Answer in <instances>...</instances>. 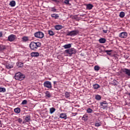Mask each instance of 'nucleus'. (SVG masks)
I'll use <instances>...</instances> for the list:
<instances>
[{"label": "nucleus", "mask_w": 130, "mask_h": 130, "mask_svg": "<svg viewBox=\"0 0 130 130\" xmlns=\"http://www.w3.org/2000/svg\"><path fill=\"white\" fill-rule=\"evenodd\" d=\"M41 46V43L38 42H31L29 44V47L31 50H36L38 48V47H40Z\"/></svg>", "instance_id": "1"}, {"label": "nucleus", "mask_w": 130, "mask_h": 130, "mask_svg": "<svg viewBox=\"0 0 130 130\" xmlns=\"http://www.w3.org/2000/svg\"><path fill=\"white\" fill-rule=\"evenodd\" d=\"M54 28L55 30H60L61 29H62L63 27H62V25L58 24V25H56L54 26Z\"/></svg>", "instance_id": "16"}, {"label": "nucleus", "mask_w": 130, "mask_h": 130, "mask_svg": "<svg viewBox=\"0 0 130 130\" xmlns=\"http://www.w3.org/2000/svg\"><path fill=\"white\" fill-rule=\"evenodd\" d=\"M24 121H23L22 123H26V122H30L31 120V115H26V116H23Z\"/></svg>", "instance_id": "8"}, {"label": "nucleus", "mask_w": 130, "mask_h": 130, "mask_svg": "<svg viewBox=\"0 0 130 130\" xmlns=\"http://www.w3.org/2000/svg\"><path fill=\"white\" fill-rule=\"evenodd\" d=\"M86 112L87 113H92V112H93V110L89 108L86 110Z\"/></svg>", "instance_id": "31"}, {"label": "nucleus", "mask_w": 130, "mask_h": 130, "mask_svg": "<svg viewBox=\"0 0 130 130\" xmlns=\"http://www.w3.org/2000/svg\"><path fill=\"white\" fill-rule=\"evenodd\" d=\"M108 31V29H103V33H105V34H107Z\"/></svg>", "instance_id": "41"}, {"label": "nucleus", "mask_w": 130, "mask_h": 130, "mask_svg": "<svg viewBox=\"0 0 130 130\" xmlns=\"http://www.w3.org/2000/svg\"><path fill=\"white\" fill-rule=\"evenodd\" d=\"M14 112L17 114L20 113V112H21V109L20 108H16L14 109Z\"/></svg>", "instance_id": "20"}, {"label": "nucleus", "mask_w": 130, "mask_h": 130, "mask_svg": "<svg viewBox=\"0 0 130 130\" xmlns=\"http://www.w3.org/2000/svg\"><path fill=\"white\" fill-rule=\"evenodd\" d=\"M60 118H63V119H67L68 117L67 116V114L66 113H61L60 114Z\"/></svg>", "instance_id": "13"}, {"label": "nucleus", "mask_w": 130, "mask_h": 130, "mask_svg": "<svg viewBox=\"0 0 130 130\" xmlns=\"http://www.w3.org/2000/svg\"><path fill=\"white\" fill-rule=\"evenodd\" d=\"M95 126H101V123L99 122H96L95 123Z\"/></svg>", "instance_id": "40"}, {"label": "nucleus", "mask_w": 130, "mask_h": 130, "mask_svg": "<svg viewBox=\"0 0 130 130\" xmlns=\"http://www.w3.org/2000/svg\"><path fill=\"white\" fill-rule=\"evenodd\" d=\"M104 52H106L107 54H108V55H110V54H111V53H110V52H112V50H105Z\"/></svg>", "instance_id": "30"}, {"label": "nucleus", "mask_w": 130, "mask_h": 130, "mask_svg": "<svg viewBox=\"0 0 130 130\" xmlns=\"http://www.w3.org/2000/svg\"><path fill=\"white\" fill-rule=\"evenodd\" d=\"M48 33L49 34V35H50V36H53V35H54V32H53V31L51 30H48Z\"/></svg>", "instance_id": "24"}, {"label": "nucleus", "mask_w": 130, "mask_h": 130, "mask_svg": "<svg viewBox=\"0 0 130 130\" xmlns=\"http://www.w3.org/2000/svg\"><path fill=\"white\" fill-rule=\"evenodd\" d=\"M94 71H99V70H100V67H99V66H94Z\"/></svg>", "instance_id": "38"}, {"label": "nucleus", "mask_w": 130, "mask_h": 130, "mask_svg": "<svg viewBox=\"0 0 130 130\" xmlns=\"http://www.w3.org/2000/svg\"><path fill=\"white\" fill-rule=\"evenodd\" d=\"M45 95V96L47 97V99H48V98H50V97H51V93H50V92L49 91H46Z\"/></svg>", "instance_id": "15"}, {"label": "nucleus", "mask_w": 130, "mask_h": 130, "mask_svg": "<svg viewBox=\"0 0 130 130\" xmlns=\"http://www.w3.org/2000/svg\"><path fill=\"white\" fill-rule=\"evenodd\" d=\"M52 18H54L55 19H58L59 17V16H58V14H51Z\"/></svg>", "instance_id": "23"}, {"label": "nucleus", "mask_w": 130, "mask_h": 130, "mask_svg": "<svg viewBox=\"0 0 130 130\" xmlns=\"http://www.w3.org/2000/svg\"><path fill=\"white\" fill-rule=\"evenodd\" d=\"M72 114H73L74 116H75V115H77L78 114L77 113H73Z\"/></svg>", "instance_id": "44"}, {"label": "nucleus", "mask_w": 130, "mask_h": 130, "mask_svg": "<svg viewBox=\"0 0 130 130\" xmlns=\"http://www.w3.org/2000/svg\"><path fill=\"white\" fill-rule=\"evenodd\" d=\"M35 37L39 38V39H42L44 37V33L41 31H37L34 34Z\"/></svg>", "instance_id": "4"}, {"label": "nucleus", "mask_w": 130, "mask_h": 130, "mask_svg": "<svg viewBox=\"0 0 130 130\" xmlns=\"http://www.w3.org/2000/svg\"><path fill=\"white\" fill-rule=\"evenodd\" d=\"M6 92V88L5 87H0V92Z\"/></svg>", "instance_id": "34"}, {"label": "nucleus", "mask_w": 130, "mask_h": 130, "mask_svg": "<svg viewBox=\"0 0 130 130\" xmlns=\"http://www.w3.org/2000/svg\"><path fill=\"white\" fill-rule=\"evenodd\" d=\"M96 100H101V96L99 94L95 95Z\"/></svg>", "instance_id": "33"}, {"label": "nucleus", "mask_w": 130, "mask_h": 130, "mask_svg": "<svg viewBox=\"0 0 130 130\" xmlns=\"http://www.w3.org/2000/svg\"><path fill=\"white\" fill-rule=\"evenodd\" d=\"M21 39L22 42H27V41H29V37L23 36Z\"/></svg>", "instance_id": "12"}, {"label": "nucleus", "mask_w": 130, "mask_h": 130, "mask_svg": "<svg viewBox=\"0 0 130 130\" xmlns=\"http://www.w3.org/2000/svg\"><path fill=\"white\" fill-rule=\"evenodd\" d=\"M56 83H57V81H53L54 85H56Z\"/></svg>", "instance_id": "45"}, {"label": "nucleus", "mask_w": 130, "mask_h": 130, "mask_svg": "<svg viewBox=\"0 0 130 130\" xmlns=\"http://www.w3.org/2000/svg\"><path fill=\"white\" fill-rule=\"evenodd\" d=\"M128 95H129V96H130V93H128Z\"/></svg>", "instance_id": "47"}, {"label": "nucleus", "mask_w": 130, "mask_h": 130, "mask_svg": "<svg viewBox=\"0 0 130 130\" xmlns=\"http://www.w3.org/2000/svg\"><path fill=\"white\" fill-rule=\"evenodd\" d=\"M52 2H54V3H56V4H58V3H59V1H57V0H52Z\"/></svg>", "instance_id": "42"}, {"label": "nucleus", "mask_w": 130, "mask_h": 130, "mask_svg": "<svg viewBox=\"0 0 130 130\" xmlns=\"http://www.w3.org/2000/svg\"><path fill=\"white\" fill-rule=\"evenodd\" d=\"M17 39V36L15 35H10L8 37L7 41H10V42H13V41H15Z\"/></svg>", "instance_id": "7"}, {"label": "nucleus", "mask_w": 130, "mask_h": 130, "mask_svg": "<svg viewBox=\"0 0 130 130\" xmlns=\"http://www.w3.org/2000/svg\"><path fill=\"white\" fill-rule=\"evenodd\" d=\"M80 33L79 30H74L71 31H68L67 32V36H71L72 37H74V36H77Z\"/></svg>", "instance_id": "3"}, {"label": "nucleus", "mask_w": 130, "mask_h": 130, "mask_svg": "<svg viewBox=\"0 0 130 130\" xmlns=\"http://www.w3.org/2000/svg\"><path fill=\"white\" fill-rule=\"evenodd\" d=\"M55 110H56V109H55V108L52 107L50 108V114H52V113H53Z\"/></svg>", "instance_id": "26"}, {"label": "nucleus", "mask_w": 130, "mask_h": 130, "mask_svg": "<svg viewBox=\"0 0 130 130\" xmlns=\"http://www.w3.org/2000/svg\"><path fill=\"white\" fill-rule=\"evenodd\" d=\"M124 16H125L124 12H121L120 13V14H119L120 18H123Z\"/></svg>", "instance_id": "29"}, {"label": "nucleus", "mask_w": 130, "mask_h": 130, "mask_svg": "<svg viewBox=\"0 0 130 130\" xmlns=\"http://www.w3.org/2000/svg\"><path fill=\"white\" fill-rule=\"evenodd\" d=\"M63 47L65 49H68V48H71L72 47V45L71 44H66L63 46Z\"/></svg>", "instance_id": "18"}, {"label": "nucleus", "mask_w": 130, "mask_h": 130, "mask_svg": "<svg viewBox=\"0 0 130 130\" xmlns=\"http://www.w3.org/2000/svg\"><path fill=\"white\" fill-rule=\"evenodd\" d=\"M51 9V12H53L54 13L57 11V9H55L54 7H52Z\"/></svg>", "instance_id": "37"}, {"label": "nucleus", "mask_w": 130, "mask_h": 130, "mask_svg": "<svg viewBox=\"0 0 130 130\" xmlns=\"http://www.w3.org/2000/svg\"><path fill=\"white\" fill-rule=\"evenodd\" d=\"M6 69H13V66L12 64H7Z\"/></svg>", "instance_id": "32"}, {"label": "nucleus", "mask_w": 130, "mask_h": 130, "mask_svg": "<svg viewBox=\"0 0 130 130\" xmlns=\"http://www.w3.org/2000/svg\"><path fill=\"white\" fill-rule=\"evenodd\" d=\"M27 103H28V102L27 101V100H24L21 103V105H26V104H27Z\"/></svg>", "instance_id": "35"}, {"label": "nucleus", "mask_w": 130, "mask_h": 130, "mask_svg": "<svg viewBox=\"0 0 130 130\" xmlns=\"http://www.w3.org/2000/svg\"><path fill=\"white\" fill-rule=\"evenodd\" d=\"M16 121H18V122H19V123H22V122H23V120L20 118H17Z\"/></svg>", "instance_id": "36"}, {"label": "nucleus", "mask_w": 130, "mask_h": 130, "mask_svg": "<svg viewBox=\"0 0 130 130\" xmlns=\"http://www.w3.org/2000/svg\"><path fill=\"white\" fill-rule=\"evenodd\" d=\"M30 55H31V56H32V57H38V56H39L40 54L37 52H33L31 53Z\"/></svg>", "instance_id": "10"}, {"label": "nucleus", "mask_w": 130, "mask_h": 130, "mask_svg": "<svg viewBox=\"0 0 130 130\" xmlns=\"http://www.w3.org/2000/svg\"><path fill=\"white\" fill-rule=\"evenodd\" d=\"M3 37V31H0V38Z\"/></svg>", "instance_id": "43"}, {"label": "nucleus", "mask_w": 130, "mask_h": 130, "mask_svg": "<svg viewBox=\"0 0 130 130\" xmlns=\"http://www.w3.org/2000/svg\"><path fill=\"white\" fill-rule=\"evenodd\" d=\"M43 85L45 88H48V89H51V88H52V84H51V82L49 81H45L44 82Z\"/></svg>", "instance_id": "6"}, {"label": "nucleus", "mask_w": 130, "mask_h": 130, "mask_svg": "<svg viewBox=\"0 0 130 130\" xmlns=\"http://www.w3.org/2000/svg\"><path fill=\"white\" fill-rule=\"evenodd\" d=\"M64 4L66 5H70V1L69 0H64Z\"/></svg>", "instance_id": "39"}, {"label": "nucleus", "mask_w": 130, "mask_h": 130, "mask_svg": "<svg viewBox=\"0 0 130 130\" xmlns=\"http://www.w3.org/2000/svg\"><path fill=\"white\" fill-rule=\"evenodd\" d=\"M119 37L120 38H126L127 37V32H122L119 34Z\"/></svg>", "instance_id": "9"}, {"label": "nucleus", "mask_w": 130, "mask_h": 130, "mask_svg": "<svg viewBox=\"0 0 130 130\" xmlns=\"http://www.w3.org/2000/svg\"><path fill=\"white\" fill-rule=\"evenodd\" d=\"M93 88L95 90H97V89H99L100 88V85H99L98 84H94L93 85Z\"/></svg>", "instance_id": "22"}, {"label": "nucleus", "mask_w": 130, "mask_h": 130, "mask_svg": "<svg viewBox=\"0 0 130 130\" xmlns=\"http://www.w3.org/2000/svg\"><path fill=\"white\" fill-rule=\"evenodd\" d=\"M14 78L17 81H23L25 79V75L21 73V72H18L15 74Z\"/></svg>", "instance_id": "2"}, {"label": "nucleus", "mask_w": 130, "mask_h": 130, "mask_svg": "<svg viewBox=\"0 0 130 130\" xmlns=\"http://www.w3.org/2000/svg\"><path fill=\"white\" fill-rule=\"evenodd\" d=\"M88 115H83V116L82 117V119H83V120L86 121V120H88Z\"/></svg>", "instance_id": "28"}, {"label": "nucleus", "mask_w": 130, "mask_h": 130, "mask_svg": "<svg viewBox=\"0 0 130 130\" xmlns=\"http://www.w3.org/2000/svg\"><path fill=\"white\" fill-rule=\"evenodd\" d=\"M6 49V46L4 45H0V51H3Z\"/></svg>", "instance_id": "25"}, {"label": "nucleus", "mask_w": 130, "mask_h": 130, "mask_svg": "<svg viewBox=\"0 0 130 130\" xmlns=\"http://www.w3.org/2000/svg\"><path fill=\"white\" fill-rule=\"evenodd\" d=\"M9 5H10L11 7H15L16 6V2L15 1H12L10 2Z\"/></svg>", "instance_id": "21"}, {"label": "nucleus", "mask_w": 130, "mask_h": 130, "mask_svg": "<svg viewBox=\"0 0 130 130\" xmlns=\"http://www.w3.org/2000/svg\"><path fill=\"white\" fill-rule=\"evenodd\" d=\"M23 63L21 62L18 61L17 62V67H19V68H22L23 67Z\"/></svg>", "instance_id": "27"}, {"label": "nucleus", "mask_w": 130, "mask_h": 130, "mask_svg": "<svg viewBox=\"0 0 130 130\" xmlns=\"http://www.w3.org/2000/svg\"><path fill=\"white\" fill-rule=\"evenodd\" d=\"M94 7V6L91 4H88L86 5V9L87 10H92L93 8Z\"/></svg>", "instance_id": "14"}, {"label": "nucleus", "mask_w": 130, "mask_h": 130, "mask_svg": "<svg viewBox=\"0 0 130 130\" xmlns=\"http://www.w3.org/2000/svg\"><path fill=\"white\" fill-rule=\"evenodd\" d=\"M65 52L66 53H68V54H69V56H72V54L77 53V51L75 48H71L68 50H66Z\"/></svg>", "instance_id": "5"}, {"label": "nucleus", "mask_w": 130, "mask_h": 130, "mask_svg": "<svg viewBox=\"0 0 130 130\" xmlns=\"http://www.w3.org/2000/svg\"><path fill=\"white\" fill-rule=\"evenodd\" d=\"M99 41L100 43L104 44V43H105V42H106V39H105L104 38H101L99 39Z\"/></svg>", "instance_id": "19"}, {"label": "nucleus", "mask_w": 130, "mask_h": 130, "mask_svg": "<svg viewBox=\"0 0 130 130\" xmlns=\"http://www.w3.org/2000/svg\"><path fill=\"white\" fill-rule=\"evenodd\" d=\"M100 104L101 106H103L104 108H106V107H107V103L105 101L101 102Z\"/></svg>", "instance_id": "17"}, {"label": "nucleus", "mask_w": 130, "mask_h": 130, "mask_svg": "<svg viewBox=\"0 0 130 130\" xmlns=\"http://www.w3.org/2000/svg\"><path fill=\"white\" fill-rule=\"evenodd\" d=\"M71 92L65 91L64 92V96L65 98H67V99H69L70 97H71Z\"/></svg>", "instance_id": "11"}, {"label": "nucleus", "mask_w": 130, "mask_h": 130, "mask_svg": "<svg viewBox=\"0 0 130 130\" xmlns=\"http://www.w3.org/2000/svg\"><path fill=\"white\" fill-rule=\"evenodd\" d=\"M114 86H116V83H113Z\"/></svg>", "instance_id": "46"}]
</instances>
